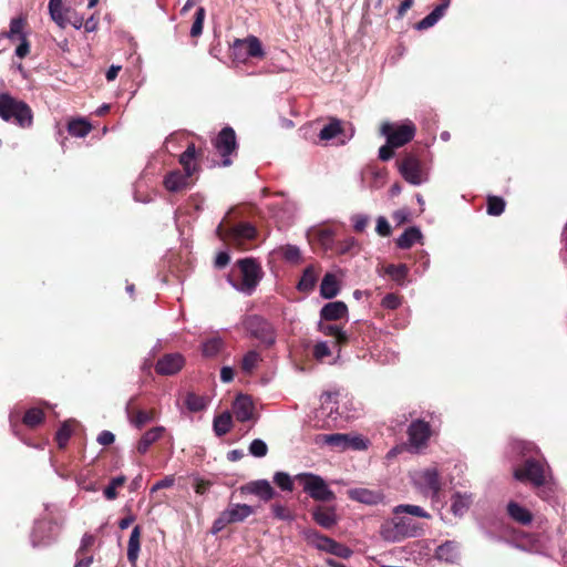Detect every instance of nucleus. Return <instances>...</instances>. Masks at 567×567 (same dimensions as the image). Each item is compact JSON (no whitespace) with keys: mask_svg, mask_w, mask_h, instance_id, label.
<instances>
[{"mask_svg":"<svg viewBox=\"0 0 567 567\" xmlns=\"http://www.w3.org/2000/svg\"><path fill=\"white\" fill-rule=\"evenodd\" d=\"M125 482L126 477L123 475L112 478L110 484L104 489V496L110 501L115 499L117 496L116 489L122 487Z\"/></svg>","mask_w":567,"mask_h":567,"instance_id":"48","label":"nucleus"},{"mask_svg":"<svg viewBox=\"0 0 567 567\" xmlns=\"http://www.w3.org/2000/svg\"><path fill=\"white\" fill-rule=\"evenodd\" d=\"M43 421V412L38 408L28 410L23 417V423L29 427H34Z\"/></svg>","mask_w":567,"mask_h":567,"instance_id":"47","label":"nucleus"},{"mask_svg":"<svg viewBox=\"0 0 567 567\" xmlns=\"http://www.w3.org/2000/svg\"><path fill=\"white\" fill-rule=\"evenodd\" d=\"M214 145L218 153L224 158L223 165L229 166L231 164V161L228 158V155L236 151L237 145L234 130L230 127L223 128L221 132L216 137Z\"/></svg>","mask_w":567,"mask_h":567,"instance_id":"14","label":"nucleus"},{"mask_svg":"<svg viewBox=\"0 0 567 567\" xmlns=\"http://www.w3.org/2000/svg\"><path fill=\"white\" fill-rule=\"evenodd\" d=\"M259 360H260V355L258 352L249 351L243 358L241 369L245 372L250 373L257 367Z\"/></svg>","mask_w":567,"mask_h":567,"instance_id":"50","label":"nucleus"},{"mask_svg":"<svg viewBox=\"0 0 567 567\" xmlns=\"http://www.w3.org/2000/svg\"><path fill=\"white\" fill-rule=\"evenodd\" d=\"M347 449L364 450L367 449V442L361 436L348 434Z\"/></svg>","mask_w":567,"mask_h":567,"instance_id":"59","label":"nucleus"},{"mask_svg":"<svg viewBox=\"0 0 567 567\" xmlns=\"http://www.w3.org/2000/svg\"><path fill=\"white\" fill-rule=\"evenodd\" d=\"M313 355L317 360H323L331 355V349L326 341H320L313 348Z\"/></svg>","mask_w":567,"mask_h":567,"instance_id":"56","label":"nucleus"},{"mask_svg":"<svg viewBox=\"0 0 567 567\" xmlns=\"http://www.w3.org/2000/svg\"><path fill=\"white\" fill-rule=\"evenodd\" d=\"M141 548V528L140 526H135L130 535L128 544H127V559L130 563L135 564Z\"/></svg>","mask_w":567,"mask_h":567,"instance_id":"31","label":"nucleus"},{"mask_svg":"<svg viewBox=\"0 0 567 567\" xmlns=\"http://www.w3.org/2000/svg\"><path fill=\"white\" fill-rule=\"evenodd\" d=\"M348 313V307L342 301L329 302L320 311V316L324 320H339L346 317Z\"/></svg>","mask_w":567,"mask_h":567,"instance_id":"23","label":"nucleus"},{"mask_svg":"<svg viewBox=\"0 0 567 567\" xmlns=\"http://www.w3.org/2000/svg\"><path fill=\"white\" fill-rule=\"evenodd\" d=\"M421 230L416 227H410L396 239V245L402 249H409L415 243L421 241Z\"/></svg>","mask_w":567,"mask_h":567,"instance_id":"32","label":"nucleus"},{"mask_svg":"<svg viewBox=\"0 0 567 567\" xmlns=\"http://www.w3.org/2000/svg\"><path fill=\"white\" fill-rule=\"evenodd\" d=\"M254 513V508L247 504H229L215 519L212 533L217 534L227 525L245 520Z\"/></svg>","mask_w":567,"mask_h":567,"instance_id":"8","label":"nucleus"},{"mask_svg":"<svg viewBox=\"0 0 567 567\" xmlns=\"http://www.w3.org/2000/svg\"><path fill=\"white\" fill-rule=\"evenodd\" d=\"M394 514L406 513L416 517L430 518V514L417 505H399L394 508Z\"/></svg>","mask_w":567,"mask_h":567,"instance_id":"46","label":"nucleus"},{"mask_svg":"<svg viewBox=\"0 0 567 567\" xmlns=\"http://www.w3.org/2000/svg\"><path fill=\"white\" fill-rule=\"evenodd\" d=\"M507 513L513 520L522 525H528L533 520V514L516 502L508 503Z\"/></svg>","mask_w":567,"mask_h":567,"instance_id":"27","label":"nucleus"},{"mask_svg":"<svg viewBox=\"0 0 567 567\" xmlns=\"http://www.w3.org/2000/svg\"><path fill=\"white\" fill-rule=\"evenodd\" d=\"M24 24L25 21L22 18L12 19L10 23V30L7 33V37L12 41L25 39L23 32Z\"/></svg>","mask_w":567,"mask_h":567,"instance_id":"37","label":"nucleus"},{"mask_svg":"<svg viewBox=\"0 0 567 567\" xmlns=\"http://www.w3.org/2000/svg\"><path fill=\"white\" fill-rule=\"evenodd\" d=\"M195 145L190 144L186 148V151L181 155L179 163L184 167V171L187 173L188 176H192L194 172L196 171V165L194 163L195 161Z\"/></svg>","mask_w":567,"mask_h":567,"instance_id":"33","label":"nucleus"},{"mask_svg":"<svg viewBox=\"0 0 567 567\" xmlns=\"http://www.w3.org/2000/svg\"><path fill=\"white\" fill-rule=\"evenodd\" d=\"M73 421H66L62 424V426L56 432V442L60 447H64L72 434L73 430Z\"/></svg>","mask_w":567,"mask_h":567,"instance_id":"45","label":"nucleus"},{"mask_svg":"<svg viewBox=\"0 0 567 567\" xmlns=\"http://www.w3.org/2000/svg\"><path fill=\"white\" fill-rule=\"evenodd\" d=\"M341 132V123L338 120H331L329 124L324 125L319 137L321 141H330L334 138Z\"/></svg>","mask_w":567,"mask_h":567,"instance_id":"38","label":"nucleus"},{"mask_svg":"<svg viewBox=\"0 0 567 567\" xmlns=\"http://www.w3.org/2000/svg\"><path fill=\"white\" fill-rule=\"evenodd\" d=\"M514 476L516 480L528 482L536 487L546 485L550 478L546 465L533 460H527L522 466L515 468Z\"/></svg>","mask_w":567,"mask_h":567,"instance_id":"5","label":"nucleus"},{"mask_svg":"<svg viewBox=\"0 0 567 567\" xmlns=\"http://www.w3.org/2000/svg\"><path fill=\"white\" fill-rule=\"evenodd\" d=\"M185 404L189 411L199 412L206 408L207 401L204 396L189 393L186 396Z\"/></svg>","mask_w":567,"mask_h":567,"instance_id":"43","label":"nucleus"},{"mask_svg":"<svg viewBox=\"0 0 567 567\" xmlns=\"http://www.w3.org/2000/svg\"><path fill=\"white\" fill-rule=\"evenodd\" d=\"M473 504V495L470 493L455 492L451 496V512L456 517L464 516Z\"/></svg>","mask_w":567,"mask_h":567,"instance_id":"20","label":"nucleus"},{"mask_svg":"<svg viewBox=\"0 0 567 567\" xmlns=\"http://www.w3.org/2000/svg\"><path fill=\"white\" fill-rule=\"evenodd\" d=\"M249 452L256 457H262L267 454L268 447L262 440L256 439L250 443Z\"/></svg>","mask_w":567,"mask_h":567,"instance_id":"55","label":"nucleus"},{"mask_svg":"<svg viewBox=\"0 0 567 567\" xmlns=\"http://www.w3.org/2000/svg\"><path fill=\"white\" fill-rule=\"evenodd\" d=\"M381 133L386 137L388 144L392 147H401L409 143L415 134V126L411 121L404 123H384Z\"/></svg>","mask_w":567,"mask_h":567,"instance_id":"7","label":"nucleus"},{"mask_svg":"<svg viewBox=\"0 0 567 567\" xmlns=\"http://www.w3.org/2000/svg\"><path fill=\"white\" fill-rule=\"evenodd\" d=\"M184 357L179 353H169L161 358L155 367L158 374L172 375L177 373L184 367Z\"/></svg>","mask_w":567,"mask_h":567,"instance_id":"16","label":"nucleus"},{"mask_svg":"<svg viewBox=\"0 0 567 567\" xmlns=\"http://www.w3.org/2000/svg\"><path fill=\"white\" fill-rule=\"evenodd\" d=\"M244 491L259 496L264 501H269L274 497L275 491L270 483L266 480H259L247 484Z\"/></svg>","mask_w":567,"mask_h":567,"instance_id":"22","label":"nucleus"},{"mask_svg":"<svg viewBox=\"0 0 567 567\" xmlns=\"http://www.w3.org/2000/svg\"><path fill=\"white\" fill-rule=\"evenodd\" d=\"M275 483L284 491L291 492L293 489V482H296L295 477L291 478L285 472H277L274 476Z\"/></svg>","mask_w":567,"mask_h":567,"instance_id":"52","label":"nucleus"},{"mask_svg":"<svg viewBox=\"0 0 567 567\" xmlns=\"http://www.w3.org/2000/svg\"><path fill=\"white\" fill-rule=\"evenodd\" d=\"M430 436L431 429L426 422L416 420L411 423L409 427V442L411 447L416 451L424 447Z\"/></svg>","mask_w":567,"mask_h":567,"instance_id":"15","label":"nucleus"},{"mask_svg":"<svg viewBox=\"0 0 567 567\" xmlns=\"http://www.w3.org/2000/svg\"><path fill=\"white\" fill-rule=\"evenodd\" d=\"M91 130V124L83 118L73 120L68 125L69 133L75 137H84Z\"/></svg>","mask_w":567,"mask_h":567,"instance_id":"34","label":"nucleus"},{"mask_svg":"<svg viewBox=\"0 0 567 567\" xmlns=\"http://www.w3.org/2000/svg\"><path fill=\"white\" fill-rule=\"evenodd\" d=\"M303 491L315 501L329 502L336 498L334 493L329 488L324 480L312 473H300L295 476Z\"/></svg>","mask_w":567,"mask_h":567,"instance_id":"3","label":"nucleus"},{"mask_svg":"<svg viewBox=\"0 0 567 567\" xmlns=\"http://www.w3.org/2000/svg\"><path fill=\"white\" fill-rule=\"evenodd\" d=\"M175 483L174 476H166L165 478L158 481L154 486L152 487L151 492L154 493L162 488H168L172 487Z\"/></svg>","mask_w":567,"mask_h":567,"instance_id":"64","label":"nucleus"},{"mask_svg":"<svg viewBox=\"0 0 567 567\" xmlns=\"http://www.w3.org/2000/svg\"><path fill=\"white\" fill-rule=\"evenodd\" d=\"M348 495L351 499L367 505H375L383 499V494L380 491L369 488H352L348 491Z\"/></svg>","mask_w":567,"mask_h":567,"instance_id":"21","label":"nucleus"},{"mask_svg":"<svg viewBox=\"0 0 567 567\" xmlns=\"http://www.w3.org/2000/svg\"><path fill=\"white\" fill-rule=\"evenodd\" d=\"M317 281V274L312 267H308L298 284V289L300 291H309L311 290Z\"/></svg>","mask_w":567,"mask_h":567,"instance_id":"39","label":"nucleus"},{"mask_svg":"<svg viewBox=\"0 0 567 567\" xmlns=\"http://www.w3.org/2000/svg\"><path fill=\"white\" fill-rule=\"evenodd\" d=\"M153 413L146 411H137L134 415H130V422L137 429H141L147 422L153 420Z\"/></svg>","mask_w":567,"mask_h":567,"instance_id":"54","label":"nucleus"},{"mask_svg":"<svg viewBox=\"0 0 567 567\" xmlns=\"http://www.w3.org/2000/svg\"><path fill=\"white\" fill-rule=\"evenodd\" d=\"M358 250L359 244L353 237H347L346 239L339 241L336 247V252L338 255L355 254Z\"/></svg>","mask_w":567,"mask_h":567,"instance_id":"41","label":"nucleus"},{"mask_svg":"<svg viewBox=\"0 0 567 567\" xmlns=\"http://www.w3.org/2000/svg\"><path fill=\"white\" fill-rule=\"evenodd\" d=\"M319 329L324 336H330L336 339L334 347L338 352H340L341 346L348 342L347 333L336 324L320 323Z\"/></svg>","mask_w":567,"mask_h":567,"instance_id":"30","label":"nucleus"},{"mask_svg":"<svg viewBox=\"0 0 567 567\" xmlns=\"http://www.w3.org/2000/svg\"><path fill=\"white\" fill-rule=\"evenodd\" d=\"M218 236L241 249H246L245 243L256 235V229L250 224H240L230 229H225L223 225L217 228Z\"/></svg>","mask_w":567,"mask_h":567,"instance_id":"11","label":"nucleus"},{"mask_svg":"<svg viewBox=\"0 0 567 567\" xmlns=\"http://www.w3.org/2000/svg\"><path fill=\"white\" fill-rule=\"evenodd\" d=\"M0 117L6 122H14L21 127H28L32 123L31 109L8 93L0 94Z\"/></svg>","mask_w":567,"mask_h":567,"instance_id":"1","label":"nucleus"},{"mask_svg":"<svg viewBox=\"0 0 567 567\" xmlns=\"http://www.w3.org/2000/svg\"><path fill=\"white\" fill-rule=\"evenodd\" d=\"M281 256L289 262H299L301 259L300 249L293 245H286L278 250Z\"/></svg>","mask_w":567,"mask_h":567,"instance_id":"49","label":"nucleus"},{"mask_svg":"<svg viewBox=\"0 0 567 567\" xmlns=\"http://www.w3.org/2000/svg\"><path fill=\"white\" fill-rule=\"evenodd\" d=\"M382 306L388 309H396L400 306V298L393 293H389L383 298Z\"/></svg>","mask_w":567,"mask_h":567,"instance_id":"63","label":"nucleus"},{"mask_svg":"<svg viewBox=\"0 0 567 567\" xmlns=\"http://www.w3.org/2000/svg\"><path fill=\"white\" fill-rule=\"evenodd\" d=\"M377 233L380 235V236H383V237H386L391 234V227H390V224L389 221L386 220L385 217L383 216H380L378 219H377V228H375Z\"/></svg>","mask_w":567,"mask_h":567,"instance_id":"60","label":"nucleus"},{"mask_svg":"<svg viewBox=\"0 0 567 567\" xmlns=\"http://www.w3.org/2000/svg\"><path fill=\"white\" fill-rule=\"evenodd\" d=\"M392 218L398 225H402L410 219V210L408 208L398 209L392 214Z\"/></svg>","mask_w":567,"mask_h":567,"instance_id":"62","label":"nucleus"},{"mask_svg":"<svg viewBox=\"0 0 567 567\" xmlns=\"http://www.w3.org/2000/svg\"><path fill=\"white\" fill-rule=\"evenodd\" d=\"M189 177L186 172L173 171L165 177L164 186L169 192H179L187 187Z\"/></svg>","mask_w":567,"mask_h":567,"instance_id":"24","label":"nucleus"},{"mask_svg":"<svg viewBox=\"0 0 567 567\" xmlns=\"http://www.w3.org/2000/svg\"><path fill=\"white\" fill-rule=\"evenodd\" d=\"M402 177L412 185H421L427 181V173L421 162L413 155L405 156L399 164Z\"/></svg>","mask_w":567,"mask_h":567,"instance_id":"12","label":"nucleus"},{"mask_svg":"<svg viewBox=\"0 0 567 567\" xmlns=\"http://www.w3.org/2000/svg\"><path fill=\"white\" fill-rule=\"evenodd\" d=\"M435 557L444 563H457L461 557L460 545L454 540H446L436 548Z\"/></svg>","mask_w":567,"mask_h":567,"instance_id":"19","label":"nucleus"},{"mask_svg":"<svg viewBox=\"0 0 567 567\" xmlns=\"http://www.w3.org/2000/svg\"><path fill=\"white\" fill-rule=\"evenodd\" d=\"M340 280L334 274L328 272L324 275L320 285V295L326 299H332L339 293Z\"/></svg>","mask_w":567,"mask_h":567,"instance_id":"26","label":"nucleus"},{"mask_svg":"<svg viewBox=\"0 0 567 567\" xmlns=\"http://www.w3.org/2000/svg\"><path fill=\"white\" fill-rule=\"evenodd\" d=\"M450 6V0H444L443 3L437 6L430 14L417 22L416 28L419 30H425L433 27L445 13Z\"/></svg>","mask_w":567,"mask_h":567,"instance_id":"29","label":"nucleus"},{"mask_svg":"<svg viewBox=\"0 0 567 567\" xmlns=\"http://www.w3.org/2000/svg\"><path fill=\"white\" fill-rule=\"evenodd\" d=\"M231 414L229 412H224L220 415L216 416L214 420V431L217 436L225 435L231 427Z\"/></svg>","mask_w":567,"mask_h":567,"instance_id":"35","label":"nucleus"},{"mask_svg":"<svg viewBox=\"0 0 567 567\" xmlns=\"http://www.w3.org/2000/svg\"><path fill=\"white\" fill-rule=\"evenodd\" d=\"M410 476L413 486L422 495L430 497L432 502L439 501V495L442 489V481L435 466L415 470L411 472Z\"/></svg>","mask_w":567,"mask_h":567,"instance_id":"2","label":"nucleus"},{"mask_svg":"<svg viewBox=\"0 0 567 567\" xmlns=\"http://www.w3.org/2000/svg\"><path fill=\"white\" fill-rule=\"evenodd\" d=\"M241 280L240 282H231V285L239 291L250 295L261 279L260 266L250 258H245L238 261Z\"/></svg>","mask_w":567,"mask_h":567,"instance_id":"6","label":"nucleus"},{"mask_svg":"<svg viewBox=\"0 0 567 567\" xmlns=\"http://www.w3.org/2000/svg\"><path fill=\"white\" fill-rule=\"evenodd\" d=\"M505 203L501 197L491 196L487 200V213L493 216H498L504 212Z\"/></svg>","mask_w":567,"mask_h":567,"instance_id":"53","label":"nucleus"},{"mask_svg":"<svg viewBox=\"0 0 567 567\" xmlns=\"http://www.w3.org/2000/svg\"><path fill=\"white\" fill-rule=\"evenodd\" d=\"M233 55L237 61L245 62L249 58H264L265 51L260 40L255 35H249L234 41Z\"/></svg>","mask_w":567,"mask_h":567,"instance_id":"10","label":"nucleus"},{"mask_svg":"<svg viewBox=\"0 0 567 567\" xmlns=\"http://www.w3.org/2000/svg\"><path fill=\"white\" fill-rule=\"evenodd\" d=\"M320 441L324 444L346 450L348 443V434H324L321 436Z\"/></svg>","mask_w":567,"mask_h":567,"instance_id":"40","label":"nucleus"},{"mask_svg":"<svg viewBox=\"0 0 567 567\" xmlns=\"http://www.w3.org/2000/svg\"><path fill=\"white\" fill-rule=\"evenodd\" d=\"M233 412L240 422L252 420L255 416V406L251 398L244 394L238 395L233 404Z\"/></svg>","mask_w":567,"mask_h":567,"instance_id":"18","label":"nucleus"},{"mask_svg":"<svg viewBox=\"0 0 567 567\" xmlns=\"http://www.w3.org/2000/svg\"><path fill=\"white\" fill-rule=\"evenodd\" d=\"M223 348V340L214 337L203 343L202 352L205 357H215Z\"/></svg>","mask_w":567,"mask_h":567,"instance_id":"42","label":"nucleus"},{"mask_svg":"<svg viewBox=\"0 0 567 567\" xmlns=\"http://www.w3.org/2000/svg\"><path fill=\"white\" fill-rule=\"evenodd\" d=\"M420 528L410 518L395 517L381 526V536L388 542H399L405 537L417 536Z\"/></svg>","mask_w":567,"mask_h":567,"instance_id":"4","label":"nucleus"},{"mask_svg":"<svg viewBox=\"0 0 567 567\" xmlns=\"http://www.w3.org/2000/svg\"><path fill=\"white\" fill-rule=\"evenodd\" d=\"M309 236L316 239L326 251L332 250L334 247L336 233L331 228L312 229Z\"/></svg>","mask_w":567,"mask_h":567,"instance_id":"28","label":"nucleus"},{"mask_svg":"<svg viewBox=\"0 0 567 567\" xmlns=\"http://www.w3.org/2000/svg\"><path fill=\"white\" fill-rule=\"evenodd\" d=\"M313 520L326 529L332 528L338 523V515L334 506H316L312 509Z\"/></svg>","mask_w":567,"mask_h":567,"instance_id":"17","label":"nucleus"},{"mask_svg":"<svg viewBox=\"0 0 567 567\" xmlns=\"http://www.w3.org/2000/svg\"><path fill=\"white\" fill-rule=\"evenodd\" d=\"M385 272L399 284H403V280L408 276L409 268L405 265H389L385 268Z\"/></svg>","mask_w":567,"mask_h":567,"instance_id":"44","label":"nucleus"},{"mask_svg":"<svg viewBox=\"0 0 567 567\" xmlns=\"http://www.w3.org/2000/svg\"><path fill=\"white\" fill-rule=\"evenodd\" d=\"M271 508H272V513H274L275 517H277L278 519L291 520L293 518L290 511L282 505L275 504V505H272Z\"/></svg>","mask_w":567,"mask_h":567,"instance_id":"58","label":"nucleus"},{"mask_svg":"<svg viewBox=\"0 0 567 567\" xmlns=\"http://www.w3.org/2000/svg\"><path fill=\"white\" fill-rule=\"evenodd\" d=\"M164 432V426H155L145 432L137 443V452L140 454H145L148 451L150 446L163 436Z\"/></svg>","mask_w":567,"mask_h":567,"instance_id":"25","label":"nucleus"},{"mask_svg":"<svg viewBox=\"0 0 567 567\" xmlns=\"http://www.w3.org/2000/svg\"><path fill=\"white\" fill-rule=\"evenodd\" d=\"M244 327L254 337L258 338L264 343L270 346L275 342V337L270 324L261 317L250 316L244 320Z\"/></svg>","mask_w":567,"mask_h":567,"instance_id":"13","label":"nucleus"},{"mask_svg":"<svg viewBox=\"0 0 567 567\" xmlns=\"http://www.w3.org/2000/svg\"><path fill=\"white\" fill-rule=\"evenodd\" d=\"M337 393L327 392L321 395V408L322 410L330 409L332 413L333 405L336 404Z\"/></svg>","mask_w":567,"mask_h":567,"instance_id":"61","label":"nucleus"},{"mask_svg":"<svg viewBox=\"0 0 567 567\" xmlns=\"http://www.w3.org/2000/svg\"><path fill=\"white\" fill-rule=\"evenodd\" d=\"M54 529V526L51 524V523H48V522H39L37 523L34 529H33V535H32V543L34 546H38V545H44L47 544L49 540H50V537H48L47 539L42 536H40V534L42 532H50L52 533Z\"/></svg>","mask_w":567,"mask_h":567,"instance_id":"36","label":"nucleus"},{"mask_svg":"<svg viewBox=\"0 0 567 567\" xmlns=\"http://www.w3.org/2000/svg\"><path fill=\"white\" fill-rule=\"evenodd\" d=\"M205 16H206L205 9L203 7H199L196 10L195 20H194L192 29H190L192 37L196 38L202 34Z\"/></svg>","mask_w":567,"mask_h":567,"instance_id":"51","label":"nucleus"},{"mask_svg":"<svg viewBox=\"0 0 567 567\" xmlns=\"http://www.w3.org/2000/svg\"><path fill=\"white\" fill-rule=\"evenodd\" d=\"M369 220H370L369 216L363 215V214H355L351 217L353 228L358 233H361L367 228Z\"/></svg>","mask_w":567,"mask_h":567,"instance_id":"57","label":"nucleus"},{"mask_svg":"<svg viewBox=\"0 0 567 567\" xmlns=\"http://www.w3.org/2000/svg\"><path fill=\"white\" fill-rule=\"evenodd\" d=\"M306 537L309 544L319 550L327 551L344 559L351 557L352 555V550L349 547L333 540L330 537L323 536L316 530L306 532Z\"/></svg>","mask_w":567,"mask_h":567,"instance_id":"9","label":"nucleus"}]
</instances>
